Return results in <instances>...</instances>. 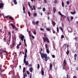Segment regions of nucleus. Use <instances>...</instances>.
<instances>
[{
    "instance_id": "27",
    "label": "nucleus",
    "mask_w": 78,
    "mask_h": 78,
    "mask_svg": "<svg viewBox=\"0 0 78 78\" xmlns=\"http://www.w3.org/2000/svg\"><path fill=\"white\" fill-rule=\"evenodd\" d=\"M39 68H40V65H39V64H37V69H39Z\"/></svg>"
},
{
    "instance_id": "54",
    "label": "nucleus",
    "mask_w": 78,
    "mask_h": 78,
    "mask_svg": "<svg viewBox=\"0 0 78 78\" xmlns=\"http://www.w3.org/2000/svg\"><path fill=\"white\" fill-rule=\"evenodd\" d=\"M18 45H19V46H20V45H21V42H20L19 44H18Z\"/></svg>"
},
{
    "instance_id": "10",
    "label": "nucleus",
    "mask_w": 78,
    "mask_h": 78,
    "mask_svg": "<svg viewBox=\"0 0 78 78\" xmlns=\"http://www.w3.org/2000/svg\"><path fill=\"white\" fill-rule=\"evenodd\" d=\"M52 67H53V65L52 64V63H50L49 65V69H51Z\"/></svg>"
},
{
    "instance_id": "16",
    "label": "nucleus",
    "mask_w": 78,
    "mask_h": 78,
    "mask_svg": "<svg viewBox=\"0 0 78 78\" xmlns=\"http://www.w3.org/2000/svg\"><path fill=\"white\" fill-rule=\"evenodd\" d=\"M29 70L31 72H33V68L30 67L29 68Z\"/></svg>"
},
{
    "instance_id": "22",
    "label": "nucleus",
    "mask_w": 78,
    "mask_h": 78,
    "mask_svg": "<svg viewBox=\"0 0 78 78\" xmlns=\"http://www.w3.org/2000/svg\"><path fill=\"white\" fill-rule=\"evenodd\" d=\"M33 15L34 17H36L37 16V13L35 12L33 14Z\"/></svg>"
},
{
    "instance_id": "35",
    "label": "nucleus",
    "mask_w": 78,
    "mask_h": 78,
    "mask_svg": "<svg viewBox=\"0 0 78 78\" xmlns=\"http://www.w3.org/2000/svg\"><path fill=\"white\" fill-rule=\"evenodd\" d=\"M24 77L25 78V77H27V74H24Z\"/></svg>"
},
{
    "instance_id": "40",
    "label": "nucleus",
    "mask_w": 78,
    "mask_h": 78,
    "mask_svg": "<svg viewBox=\"0 0 78 78\" xmlns=\"http://www.w3.org/2000/svg\"><path fill=\"white\" fill-rule=\"evenodd\" d=\"M53 25L55 27V25H56V23H55L54 22H53Z\"/></svg>"
},
{
    "instance_id": "7",
    "label": "nucleus",
    "mask_w": 78,
    "mask_h": 78,
    "mask_svg": "<svg viewBox=\"0 0 78 78\" xmlns=\"http://www.w3.org/2000/svg\"><path fill=\"white\" fill-rule=\"evenodd\" d=\"M4 4L3 3H0V8H2L3 7Z\"/></svg>"
},
{
    "instance_id": "41",
    "label": "nucleus",
    "mask_w": 78,
    "mask_h": 78,
    "mask_svg": "<svg viewBox=\"0 0 78 78\" xmlns=\"http://www.w3.org/2000/svg\"><path fill=\"white\" fill-rule=\"evenodd\" d=\"M62 6L63 7H64V4L63 2H62Z\"/></svg>"
},
{
    "instance_id": "5",
    "label": "nucleus",
    "mask_w": 78,
    "mask_h": 78,
    "mask_svg": "<svg viewBox=\"0 0 78 78\" xmlns=\"http://www.w3.org/2000/svg\"><path fill=\"white\" fill-rule=\"evenodd\" d=\"M58 14H59V15H60V16H61V18H62V16H63V17H65V18H66V16L62 14L61 13V12H58Z\"/></svg>"
},
{
    "instance_id": "31",
    "label": "nucleus",
    "mask_w": 78,
    "mask_h": 78,
    "mask_svg": "<svg viewBox=\"0 0 78 78\" xmlns=\"http://www.w3.org/2000/svg\"><path fill=\"white\" fill-rule=\"evenodd\" d=\"M33 24V25H35V24H36V23H35V22L34 21V20H33L32 22Z\"/></svg>"
},
{
    "instance_id": "18",
    "label": "nucleus",
    "mask_w": 78,
    "mask_h": 78,
    "mask_svg": "<svg viewBox=\"0 0 78 78\" xmlns=\"http://www.w3.org/2000/svg\"><path fill=\"white\" fill-rule=\"evenodd\" d=\"M66 53L67 55H69V50H67Z\"/></svg>"
},
{
    "instance_id": "21",
    "label": "nucleus",
    "mask_w": 78,
    "mask_h": 78,
    "mask_svg": "<svg viewBox=\"0 0 78 78\" xmlns=\"http://www.w3.org/2000/svg\"><path fill=\"white\" fill-rule=\"evenodd\" d=\"M9 18L10 19H11V20H14L13 18L11 16H10V17H9Z\"/></svg>"
},
{
    "instance_id": "4",
    "label": "nucleus",
    "mask_w": 78,
    "mask_h": 78,
    "mask_svg": "<svg viewBox=\"0 0 78 78\" xmlns=\"http://www.w3.org/2000/svg\"><path fill=\"white\" fill-rule=\"evenodd\" d=\"M10 25H11L12 27V29L13 30H16V31H18V29L14 25L12 24H10Z\"/></svg>"
},
{
    "instance_id": "29",
    "label": "nucleus",
    "mask_w": 78,
    "mask_h": 78,
    "mask_svg": "<svg viewBox=\"0 0 78 78\" xmlns=\"http://www.w3.org/2000/svg\"><path fill=\"white\" fill-rule=\"evenodd\" d=\"M63 38H64V35H62L61 36V39H63Z\"/></svg>"
},
{
    "instance_id": "23",
    "label": "nucleus",
    "mask_w": 78,
    "mask_h": 78,
    "mask_svg": "<svg viewBox=\"0 0 78 78\" xmlns=\"http://www.w3.org/2000/svg\"><path fill=\"white\" fill-rule=\"evenodd\" d=\"M46 30H47V31H50L51 30V29H50L48 28H46Z\"/></svg>"
},
{
    "instance_id": "52",
    "label": "nucleus",
    "mask_w": 78,
    "mask_h": 78,
    "mask_svg": "<svg viewBox=\"0 0 78 78\" xmlns=\"http://www.w3.org/2000/svg\"><path fill=\"white\" fill-rule=\"evenodd\" d=\"M14 39L15 41H16V35H14Z\"/></svg>"
},
{
    "instance_id": "51",
    "label": "nucleus",
    "mask_w": 78,
    "mask_h": 78,
    "mask_svg": "<svg viewBox=\"0 0 78 78\" xmlns=\"http://www.w3.org/2000/svg\"><path fill=\"white\" fill-rule=\"evenodd\" d=\"M28 5L29 6V7H30V3L29 2H28Z\"/></svg>"
},
{
    "instance_id": "1",
    "label": "nucleus",
    "mask_w": 78,
    "mask_h": 78,
    "mask_svg": "<svg viewBox=\"0 0 78 78\" xmlns=\"http://www.w3.org/2000/svg\"><path fill=\"white\" fill-rule=\"evenodd\" d=\"M40 53L41 55V58L42 59H44V58L45 61H48V56H47V55L41 52L42 51V48H40Z\"/></svg>"
},
{
    "instance_id": "60",
    "label": "nucleus",
    "mask_w": 78,
    "mask_h": 78,
    "mask_svg": "<svg viewBox=\"0 0 78 78\" xmlns=\"http://www.w3.org/2000/svg\"><path fill=\"white\" fill-rule=\"evenodd\" d=\"M2 51H4V52H5V53H8V52L7 51H3V50H2Z\"/></svg>"
},
{
    "instance_id": "30",
    "label": "nucleus",
    "mask_w": 78,
    "mask_h": 78,
    "mask_svg": "<svg viewBox=\"0 0 78 78\" xmlns=\"http://www.w3.org/2000/svg\"><path fill=\"white\" fill-rule=\"evenodd\" d=\"M11 34L9 32V34L8 35L9 36V37H11Z\"/></svg>"
},
{
    "instance_id": "6",
    "label": "nucleus",
    "mask_w": 78,
    "mask_h": 78,
    "mask_svg": "<svg viewBox=\"0 0 78 78\" xmlns=\"http://www.w3.org/2000/svg\"><path fill=\"white\" fill-rule=\"evenodd\" d=\"M12 41H13V44L12 45V46L11 47V48L13 47H15V45L16 44L15 42H14V41L13 39H12Z\"/></svg>"
},
{
    "instance_id": "42",
    "label": "nucleus",
    "mask_w": 78,
    "mask_h": 78,
    "mask_svg": "<svg viewBox=\"0 0 78 78\" xmlns=\"http://www.w3.org/2000/svg\"><path fill=\"white\" fill-rule=\"evenodd\" d=\"M28 14L29 15V17H30V12H28Z\"/></svg>"
},
{
    "instance_id": "33",
    "label": "nucleus",
    "mask_w": 78,
    "mask_h": 78,
    "mask_svg": "<svg viewBox=\"0 0 78 78\" xmlns=\"http://www.w3.org/2000/svg\"><path fill=\"white\" fill-rule=\"evenodd\" d=\"M26 58H24V60H23V62H26Z\"/></svg>"
},
{
    "instance_id": "45",
    "label": "nucleus",
    "mask_w": 78,
    "mask_h": 78,
    "mask_svg": "<svg viewBox=\"0 0 78 78\" xmlns=\"http://www.w3.org/2000/svg\"><path fill=\"white\" fill-rule=\"evenodd\" d=\"M33 33L35 35H36V30H34V32H33Z\"/></svg>"
},
{
    "instance_id": "43",
    "label": "nucleus",
    "mask_w": 78,
    "mask_h": 78,
    "mask_svg": "<svg viewBox=\"0 0 78 78\" xmlns=\"http://www.w3.org/2000/svg\"><path fill=\"white\" fill-rule=\"evenodd\" d=\"M73 16H71V21H72V20H73Z\"/></svg>"
},
{
    "instance_id": "8",
    "label": "nucleus",
    "mask_w": 78,
    "mask_h": 78,
    "mask_svg": "<svg viewBox=\"0 0 78 78\" xmlns=\"http://www.w3.org/2000/svg\"><path fill=\"white\" fill-rule=\"evenodd\" d=\"M25 38V37H24V36L22 35L21 37V40L22 41H23V39Z\"/></svg>"
},
{
    "instance_id": "24",
    "label": "nucleus",
    "mask_w": 78,
    "mask_h": 78,
    "mask_svg": "<svg viewBox=\"0 0 78 78\" xmlns=\"http://www.w3.org/2000/svg\"><path fill=\"white\" fill-rule=\"evenodd\" d=\"M25 67H24L23 68V73H25Z\"/></svg>"
},
{
    "instance_id": "9",
    "label": "nucleus",
    "mask_w": 78,
    "mask_h": 78,
    "mask_svg": "<svg viewBox=\"0 0 78 78\" xmlns=\"http://www.w3.org/2000/svg\"><path fill=\"white\" fill-rule=\"evenodd\" d=\"M24 63H25V66H28V64H29V63H28V61H27L25 62H24Z\"/></svg>"
},
{
    "instance_id": "20",
    "label": "nucleus",
    "mask_w": 78,
    "mask_h": 78,
    "mask_svg": "<svg viewBox=\"0 0 78 78\" xmlns=\"http://www.w3.org/2000/svg\"><path fill=\"white\" fill-rule=\"evenodd\" d=\"M3 38V41L4 42H6V36H5Z\"/></svg>"
},
{
    "instance_id": "57",
    "label": "nucleus",
    "mask_w": 78,
    "mask_h": 78,
    "mask_svg": "<svg viewBox=\"0 0 78 78\" xmlns=\"http://www.w3.org/2000/svg\"><path fill=\"white\" fill-rule=\"evenodd\" d=\"M43 11H45V8H43Z\"/></svg>"
},
{
    "instance_id": "12",
    "label": "nucleus",
    "mask_w": 78,
    "mask_h": 78,
    "mask_svg": "<svg viewBox=\"0 0 78 78\" xmlns=\"http://www.w3.org/2000/svg\"><path fill=\"white\" fill-rule=\"evenodd\" d=\"M41 72L42 75H44V70L43 69H41Z\"/></svg>"
},
{
    "instance_id": "61",
    "label": "nucleus",
    "mask_w": 78,
    "mask_h": 78,
    "mask_svg": "<svg viewBox=\"0 0 78 78\" xmlns=\"http://www.w3.org/2000/svg\"><path fill=\"white\" fill-rule=\"evenodd\" d=\"M32 78V76L31 74L30 75V78Z\"/></svg>"
},
{
    "instance_id": "32",
    "label": "nucleus",
    "mask_w": 78,
    "mask_h": 78,
    "mask_svg": "<svg viewBox=\"0 0 78 78\" xmlns=\"http://www.w3.org/2000/svg\"><path fill=\"white\" fill-rule=\"evenodd\" d=\"M28 34H29L30 37H31V34L30 33V31H29Z\"/></svg>"
},
{
    "instance_id": "36",
    "label": "nucleus",
    "mask_w": 78,
    "mask_h": 78,
    "mask_svg": "<svg viewBox=\"0 0 78 78\" xmlns=\"http://www.w3.org/2000/svg\"><path fill=\"white\" fill-rule=\"evenodd\" d=\"M57 31L58 33H59V28L58 27H57Z\"/></svg>"
},
{
    "instance_id": "63",
    "label": "nucleus",
    "mask_w": 78,
    "mask_h": 78,
    "mask_svg": "<svg viewBox=\"0 0 78 78\" xmlns=\"http://www.w3.org/2000/svg\"><path fill=\"white\" fill-rule=\"evenodd\" d=\"M41 9V7H38L37 9Z\"/></svg>"
},
{
    "instance_id": "17",
    "label": "nucleus",
    "mask_w": 78,
    "mask_h": 78,
    "mask_svg": "<svg viewBox=\"0 0 78 78\" xmlns=\"http://www.w3.org/2000/svg\"><path fill=\"white\" fill-rule=\"evenodd\" d=\"M64 47L65 48V50H66V48H67V45L66 44H65L63 45Z\"/></svg>"
},
{
    "instance_id": "14",
    "label": "nucleus",
    "mask_w": 78,
    "mask_h": 78,
    "mask_svg": "<svg viewBox=\"0 0 78 78\" xmlns=\"http://www.w3.org/2000/svg\"><path fill=\"white\" fill-rule=\"evenodd\" d=\"M71 12V14L74 15V14H76V11H74L73 12Z\"/></svg>"
},
{
    "instance_id": "28",
    "label": "nucleus",
    "mask_w": 78,
    "mask_h": 78,
    "mask_svg": "<svg viewBox=\"0 0 78 78\" xmlns=\"http://www.w3.org/2000/svg\"><path fill=\"white\" fill-rule=\"evenodd\" d=\"M27 49H25V54H27Z\"/></svg>"
},
{
    "instance_id": "55",
    "label": "nucleus",
    "mask_w": 78,
    "mask_h": 78,
    "mask_svg": "<svg viewBox=\"0 0 78 78\" xmlns=\"http://www.w3.org/2000/svg\"><path fill=\"white\" fill-rule=\"evenodd\" d=\"M40 30H41V31H44V29H42V28H40Z\"/></svg>"
},
{
    "instance_id": "25",
    "label": "nucleus",
    "mask_w": 78,
    "mask_h": 78,
    "mask_svg": "<svg viewBox=\"0 0 78 78\" xmlns=\"http://www.w3.org/2000/svg\"><path fill=\"white\" fill-rule=\"evenodd\" d=\"M46 51L47 53H48V54H49L50 51H49V50H48V49H46Z\"/></svg>"
},
{
    "instance_id": "47",
    "label": "nucleus",
    "mask_w": 78,
    "mask_h": 78,
    "mask_svg": "<svg viewBox=\"0 0 78 78\" xmlns=\"http://www.w3.org/2000/svg\"><path fill=\"white\" fill-rule=\"evenodd\" d=\"M67 19H68V21H69V22H70V19H69V18L68 16L67 17Z\"/></svg>"
},
{
    "instance_id": "34",
    "label": "nucleus",
    "mask_w": 78,
    "mask_h": 78,
    "mask_svg": "<svg viewBox=\"0 0 78 78\" xmlns=\"http://www.w3.org/2000/svg\"><path fill=\"white\" fill-rule=\"evenodd\" d=\"M54 3H58V1L57 0H54Z\"/></svg>"
},
{
    "instance_id": "26",
    "label": "nucleus",
    "mask_w": 78,
    "mask_h": 78,
    "mask_svg": "<svg viewBox=\"0 0 78 78\" xmlns=\"http://www.w3.org/2000/svg\"><path fill=\"white\" fill-rule=\"evenodd\" d=\"M27 54H25L24 57L27 58Z\"/></svg>"
},
{
    "instance_id": "19",
    "label": "nucleus",
    "mask_w": 78,
    "mask_h": 78,
    "mask_svg": "<svg viewBox=\"0 0 78 78\" xmlns=\"http://www.w3.org/2000/svg\"><path fill=\"white\" fill-rule=\"evenodd\" d=\"M53 10L54 11V13L56 12V9L55 8V7H53Z\"/></svg>"
},
{
    "instance_id": "39",
    "label": "nucleus",
    "mask_w": 78,
    "mask_h": 78,
    "mask_svg": "<svg viewBox=\"0 0 78 78\" xmlns=\"http://www.w3.org/2000/svg\"><path fill=\"white\" fill-rule=\"evenodd\" d=\"M66 3L67 5H69V3H70V2H69V1H67L66 2Z\"/></svg>"
},
{
    "instance_id": "48",
    "label": "nucleus",
    "mask_w": 78,
    "mask_h": 78,
    "mask_svg": "<svg viewBox=\"0 0 78 78\" xmlns=\"http://www.w3.org/2000/svg\"><path fill=\"white\" fill-rule=\"evenodd\" d=\"M9 16H5V17H4V18H6V19H8V18L9 17Z\"/></svg>"
},
{
    "instance_id": "13",
    "label": "nucleus",
    "mask_w": 78,
    "mask_h": 78,
    "mask_svg": "<svg viewBox=\"0 0 78 78\" xmlns=\"http://www.w3.org/2000/svg\"><path fill=\"white\" fill-rule=\"evenodd\" d=\"M13 2L15 5H17V1H16V0H13Z\"/></svg>"
},
{
    "instance_id": "11",
    "label": "nucleus",
    "mask_w": 78,
    "mask_h": 78,
    "mask_svg": "<svg viewBox=\"0 0 78 78\" xmlns=\"http://www.w3.org/2000/svg\"><path fill=\"white\" fill-rule=\"evenodd\" d=\"M76 57H77V55H76V54H75L74 55V60H76Z\"/></svg>"
},
{
    "instance_id": "46",
    "label": "nucleus",
    "mask_w": 78,
    "mask_h": 78,
    "mask_svg": "<svg viewBox=\"0 0 78 78\" xmlns=\"http://www.w3.org/2000/svg\"><path fill=\"white\" fill-rule=\"evenodd\" d=\"M27 75H29L30 74V73H29V71L28 70L27 71Z\"/></svg>"
},
{
    "instance_id": "58",
    "label": "nucleus",
    "mask_w": 78,
    "mask_h": 78,
    "mask_svg": "<svg viewBox=\"0 0 78 78\" xmlns=\"http://www.w3.org/2000/svg\"><path fill=\"white\" fill-rule=\"evenodd\" d=\"M16 48L17 49H18V48H19V46L18 45H17L16 46Z\"/></svg>"
},
{
    "instance_id": "38",
    "label": "nucleus",
    "mask_w": 78,
    "mask_h": 78,
    "mask_svg": "<svg viewBox=\"0 0 78 78\" xmlns=\"http://www.w3.org/2000/svg\"><path fill=\"white\" fill-rule=\"evenodd\" d=\"M45 46V48H48V45H47V44H46Z\"/></svg>"
},
{
    "instance_id": "53",
    "label": "nucleus",
    "mask_w": 78,
    "mask_h": 78,
    "mask_svg": "<svg viewBox=\"0 0 78 78\" xmlns=\"http://www.w3.org/2000/svg\"><path fill=\"white\" fill-rule=\"evenodd\" d=\"M9 43H10V41H11V37H9Z\"/></svg>"
},
{
    "instance_id": "59",
    "label": "nucleus",
    "mask_w": 78,
    "mask_h": 78,
    "mask_svg": "<svg viewBox=\"0 0 78 78\" xmlns=\"http://www.w3.org/2000/svg\"><path fill=\"white\" fill-rule=\"evenodd\" d=\"M44 1L45 3H47V1L46 0H44Z\"/></svg>"
},
{
    "instance_id": "56",
    "label": "nucleus",
    "mask_w": 78,
    "mask_h": 78,
    "mask_svg": "<svg viewBox=\"0 0 78 78\" xmlns=\"http://www.w3.org/2000/svg\"><path fill=\"white\" fill-rule=\"evenodd\" d=\"M52 57L53 58H55V55H52Z\"/></svg>"
},
{
    "instance_id": "15",
    "label": "nucleus",
    "mask_w": 78,
    "mask_h": 78,
    "mask_svg": "<svg viewBox=\"0 0 78 78\" xmlns=\"http://www.w3.org/2000/svg\"><path fill=\"white\" fill-rule=\"evenodd\" d=\"M59 28L61 30V31H62V32H63V31L64 30V29L62 28V27H59Z\"/></svg>"
},
{
    "instance_id": "3",
    "label": "nucleus",
    "mask_w": 78,
    "mask_h": 78,
    "mask_svg": "<svg viewBox=\"0 0 78 78\" xmlns=\"http://www.w3.org/2000/svg\"><path fill=\"white\" fill-rule=\"evenodd\" d=\"M42 39H43V41L44 42H45L47 41L48 43H50V41L49 40V39L48 37H45V38L44 37H43Z\"/></svg>"
},
{
    "instance_id": "2",
    "label": "nucleus",
    "mask_w": 78,
    "mask_h": 78,
    "mask_svg": "<svg viewBox=\"0 0 78 78\" xmlns=\"http://www.w3.org/2000/svg\"><path fill=\"white\" fill-rule=\"evenodd\" d=\"M67 62H66V60L65 59H64L63 61V65L62 66V68L63 69V70H65L66 71H67V68L66 67V65Z\"/></svg>"
},
{
    "instance_id": "62",
    "label": "nucleus",
    "mask_w": 78,
    "mask_h": 78,
    "mask_svg": "<svg viewBox=\"0 0 78 78\" xmlns=\"http://www.w3.org/2000/svg\"><path fill=\"white\" fill-rule=\"evenodd\" d=\"M31 36H32V38H33V39H34V36H33V35H32Z\"/></svg>"
},
{
    "instance_id": "44",
    "label": "nucleus",
    "mask_w": 78,
    "mask_h": 78,
    "mask_svg": "<svg viewBox=\"0 0 78 78\" xmlns=\"http://www.w3.org/2000/svg\"><path fill=\"white\" fill-rule=\"evenodd\" d=\"M76 70H78V66H76L75 68Z\"/></svg>"
},
{
    "instance_id": "37",
    "label": "nucleus",
    "mask_w": 78,
    "mask_h": 78,
    "mask_svg": "<svg viewBox=\"0 0 78 78\" xmlns=\"http://www.w3.org/2000/svg\"><path fill=\"white\" fill-rule=\"evenodd\" d=\"M25 7H24V5H23V10H25Z\"/></svg>"
},
{
    "instance_id": "64",
    "label": "nucleus",
    "mask_w": 78,
    "mask_h": 78,
    "mask_svg": "<svg viewBox=\"0 0 78 78\" xmlns=\"http://www.w3.org/2000/svg\"><path fill=\"white\" fill-rule=\"evenodd\" d=\"M62 27H64V23H62Z\"/></svg>"
},
{
    "instance_id": "50",
    "label": "nucleus",
    "mask_w": 78,
    "mask_h": 78,
    "mask_svg": "<svg viewBox=\"0 0 78 78\" xmlns=\"http://www.w3.org/2000/svg\"><path fill=\"white\" fill-rule=\"evenodd\" d=\"M38 23H39V21H36L35 23V24H36V25H37V24H38Z\"/></svg>"
},
{
    "instance_id": "49",
    "label": "nucleus",
    "mask_w": 78,
    "mask_h": 78,
    "mask_svg": "<svg viewBox=\"0 0 78 78\" xmlns=\"http://www.w3.org/2000/svg\"><path fill=\"white\" fill-rule=\"evenodd\" d=\"M33 8H34V10H35V9H36V8H35V5H34L33 6Z\"/></svg>"
}]
</instances>
